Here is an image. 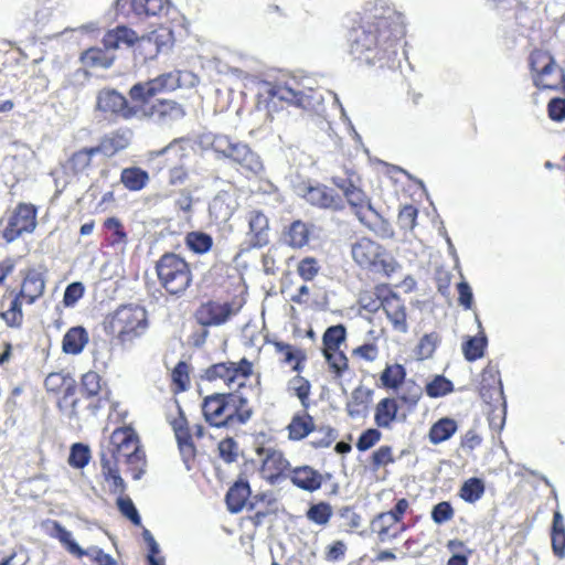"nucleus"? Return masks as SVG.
I'll use <instances>...</instances> for the list:
<instances>
[{"instance_id":"nucleus-1","label":"nucleus","mask_w":565,"mask_h":565,"mask_svg":"<svg viewBox=\"0 0 565 565\" xmlns=\"http://www.w3.org/2000/svg\"><path fill=\"white\" fill-rule=\"evenodd\" d=\"M406 32L405 15L388 0L369 1L363 7L361 25L350 35V53L374 64L395 53L394 43Z\"/></svg>"},{"instance_id":"nucleus-2","label":"nucleus","mask_w":565,"mask_h":565,"mask_svg":"<svg viewBox=\"0 0 565 565\" xmlns=\"http://www.w3.org/2000/svg\"><path fill=\"white\" fill-rule=\"evenodd\" d=\"M105 329L122 348L130 349L149 329L147 310L134 303L120 306L106 318Z\"/></svg>"},{"instance_id":"nucleus-3","label":"nucleus","mask_w":565,"mask_h":565,"mask_svg":"<svg viewBox=\"0 0 565 565\" xmlns=\"http://www.w3.org/2000/svg\"><path fill=\"white\" fill-rule=\"evenodd\" d=\"M107 451L113 462L117 465L124 462L132 473V478L138 480L145 472L146 457L140 449L139 439L130 427H122L113 431Z\"/></svg>"},{"instance_id":"nucleus-4","label":"nucleus","mask_w":565,"mask_h":565,"mask_svg":"<svg viewBox=\"0 0 565 565\" xmlns=\"http://www.w3.org/2000/svg\"><path fill=\"white\" fill-rule=\"evenodd\" d=\"M246 399L233 394H214L207 396L202 405L205 420L215 427L244 424L250 418V411L239 409Z\"/></svg>"},{"instance_id":"nucleus-5","label":"nucleus","mask_w":565,"mask_h":565,"mask_svg":"<svg viewBox=\"0 0 565 565\" xmlns=\"http://www.w3.org/2000/svg\"><path fill=\"white\" fill-rule=\"evenodd\" d=\"M354 263L363 268L390 275L396 269V262L386 249L369 237H360L351 244Z\"/></svg>"},{"instance_id":"nucleus-6","label":"nucleus","mask_w":565,"mask_h":565,"mask_svg":"<svg viewBox=\"0 0 565 565\" xmlns=\"http://www.w3.org/2000/svg\"><path fill=\"white\" fill-rule=\"evenodd\" d=\"M156 270L160 285L170 295H182L192 281L189 264L175 254L163 255L158 260Z\"/></svg>"},{"instance_id":"nucleus-7","label":"nucleus","mask_w":565,"mask_h":565,"mask_svg":"<svg viewBox=\"0 0 565 565\" xmlns=\"http://www.w3.org/2000/svg\"><path fill=\"white\" fill-rule=\"evenodd\" d=\"M212 148L215 152L238 164L245 172L257 175L264 170L259 156L245 142L234 140L225 135H217L212 140Z\"/></svg>"},{"instance_id":"nucleus-8","label":"nucleus","mask_w":565,"mask_h":565,"mask_svg":"<svg viewBox=\"0 0 565 565\" xmlns=\"http://www.w3.org/2000/svg\"><path fill=\"white\" fill-rule=\"evenodd\" d=\"M253 374V364L246 359L238 363L223 362L212 365L206 370V379L224 384L231 392L243 388Z\"/></svg>"},{"instance_id":"nucleus-9","label":"nucleus","mask_w":565,"mask_h":565,"mask_svg":"<svg viewBox=\"0 0 565 565\" xmlns=\"http://www.w3.org/2000/svg\"><path fill=\"white\" fill-rule=\"evenodd\" d=\"M274 98L284 100L305 110H313L322 100V95L311 88H305L297 79L290 78L270 89Z\"/></svg>"},{"instance_id":"nucleus-10","label":"nucleus","mask_w":565,"mask_h":565,"mask_svg":"<svg viewBox=\"0 0 565 565\" xmlns=\"http://www.w3.org/2000/svg\"><path fill=\"white\" fill-rule=\"evenodd\" d=\"M95 109L105 116L130 120L140 117L139 106L129 105L125 96L115 88L105 87L96 94Z\"/></svg>"},{"instance_id":"nucleus-11","label":"nucleus","mask_w":565,"mask_h":565,"mask_svg":"<svg viewBox=\"0 0 565 565\" xmlns=\"http://www.w3.org/2000/svg\"><path fill=\"white\" fill-rule=\"evenodd\" d=\"M531 67L534 73V84L539 88H556L563 79L561 70L555 64L553 57L546 52H533L531 55Z\"/></svg>"},{"instance_id":"nucleus-12","label":"nucleus","mask_w":565,"mask_h":565,"mask_svg":"<svg viewBox=\"0 0 565 565\" xmlns=\"http://www.w3.org/2000/svg\"><path fill=\"white\" fill-rule=\"evenodd\" d=\"M179 81L177 73L162 74L148 82L135 84L129 90V96L134 102L141 103L140 106H147L148 100L157 94L175 89Z\"/></svg>"},{"instance_id":"nucleus-13","label":"nucleus","mask_w":565,"mask_h":565,"mask_svg":"<svg viewBox=\"0 0 565 565\" xmlns=\"http://www.w3.org/2000/svg\"><path fill=\"white\" fill-rule=\"evenodd\" d=\"M179 81L177 73L162 74L148 82L135 84L129 90V96L134 102L141 103L140 106H147L148 100L157 94L175 89Z\"/></svg>"},{"instance_id":"nucleus-14","label":"nucleus","mask_w":565,"mask_h":565,"mask_svg":"<svg viewBox=\"0 0 565 565\" xmlns=\"http://www.w3.org/2000/svg\"><path fill=\"white\" fill-rule=\"evenodd\" d=\"M45 387L51 392H63V397L58 401L60 409L70 418L77 416V403L74 397L75 381L63 373H50L45 379Z\"/></svg>"},{"instance_id":"nucleus-15","label":"nucleus","mask_w":565,"mask_h":565,"mask_svg":"<svg viewBox=\"0 0 565 565\" xmlns=\"http://www.w3.org/2000/svg\"><path fill=\"white\" fill-rule=\"evenodd\" d=\"M177 416L169 415L168 420L179 447L180 455L188 470L191 469L190 462L194 459L196 450L192 443V433L190 431L188 419L181 409L180 405L175 402Z\"/></svg>"},{"instance_id":"nucleus-16","label":"nucleus","mask_w":565,"mask_h":565,"mask_svg":"<svg viewBox=\"0 0 565 565\" xmlns=\"http://www.w3.org/2000/svg\"><path fill=\"white\" fill-rule=\"evenodd\" d=\"M170 8V0H116L117 12L125 17H161L167 15Z\"/></svg>"},{"instance_id":"nucleus-17","label":"nucleus","mask_w":565,"mask_h":565,"mask_svg":"<svg viewBox=\"0 0 565 565\" xmlns=\"http://www.w3.org/2000/svg\"><path fill=\"white\" fill-rule=\"evenodd\" d=\"M239 307L231 302L207 301L196 310L198 322L203 327H218L237 315Z\"/></svg>"},{"instance_id":"nucleus-18","label":"nucleus","mask_w":565,"mask_h":565,"mask_svg":"<svg viewBox=\"0 0 565 565\" xmlns=\"http://www.w3.org/2000/svg\"><path fill=\"white\" fill-rule=\"evenodd\" d=\"M262 458L260 475L269 483H279L280 480L287 478L289 473V461L285 458L280 450L274 448H263L259 451Z\"/></svg>"},{"instance_id":"nucleus-19","label":"nucleus","mask_w":565,"mask_h":565,"mask_svg":"<svg viewBox=\"0 0 565 565\" xmlns=\"http://www.w3.org/2000/svg\"><path fill=\"white\" fill-rule=\"evenodd\" d=\"M35 210L28 204L18 206L13 215L10 216L3 230V238L11 243L23 233H31L35 228Z\"/></svg>"},{"instance_id":"nucleus-20","label":"nucleus","mask_w":565,"mask_h":565,"mask_svg":"<svg viewBox=\"0 0 565 565\" xmlns=\"http://www.w3.org/2000/svg\"><path fill=\"white\" fill-rule=\"evenodd\" d=\"M139 109L141 111L138 119L154 118L162 125L171 124L185 115L183 107L171 99H160L150 107L139 106Z\"/></svg>"},{"instance_id":"nucleus-21","label":"nucleus","mask_w":565,"mask_h":565,"mask_svg":"<svg viewBox=\"0 0 565 565\" xmlns=\"http://www.w3.org/2000/svg\"><path fill=\"white\" fill-rule=\"evenodd\" d=\"M333 183L342 190L348 203L354 209V213L361 223H365V215L362 212L363 207L372 211L376 216L379 214L373 210L372 204L367 195L351 181L334 178Z\"/></svg>"},{"instance_id":"nucleus-22","label":"nucleus","mask_w":565,"mask_h":565,"mask_svg":"<svg viewBox=\"0 0 565 565\" xmlns=\"http://www.w3.org/2000/svg\"><path fill=\"white\" fill-rule=\"evenodd\" d=\"M297 191L312 205L324 209H338L340 206V200L332 190L324 185H299Z\"/></svg>"},{"instance_id":"nucleus-23","label":"nucleus","mask_w":565,"mask_h":565,"mask_svg":"<svg viewBox=\"0 0 565 565\" xmlns=\"http://www.w3.org/2000/svg\"><path fill=\"white\" fill-rule=\"evenodd\" d=\"M45 289L43 274L38 269H28L21 282L20 297L28 305H33L42 297Z\"/></svg>"},{"instance_id":"nucleus-24","label":"nucleus","mask_w":565,"mask_h":565,"mask_svg":"<svg viewBox=\"0 0 565 565\" xmlns=\"http://www.w3.org/2000/svg\"><path fill=\"white\" fill-rule=\"evenodd\" d=\"M0 173L3 183L12 189L19 181L25 179L28 164L24 158L10 156L6 157L0 166Z\"/></svg>"},{"instance_id":"nucleus-25","label":"nucleus","mask_w":565,"mask_h":565,"mask_svg":"<svg viewBox=\"0 0 565 565\" xmlns=\"http://www.w3.org/2000/svg\"><path fill=\"white\" fill-rule=\"evenodd\" d=\"M382 307L394 330L406 333L408 331V324L406 321V308L402 299L392 295L382 301Z\"/></svg>"},{"instance_id":"nucleus-26","label":"nucleus","mask_w":565,"mask_h":565,"mask_svg":"<svg viewBox=\"0 0 565 565\" xmlns=\"http://www.w3.org/2000/svg\"><path fill=\"white\" fill-rule=\"evenodd\" d=\"M288 477L295 487L308 492L319 490L322 484L321 473L310 466L297 467L289 471Z\"/></svg>"},{"instance_id":"nucleus-27","label":"nucleus","mask_w":565,"mask_h":565,"mask_svg":"<svg viewBox=\"0 0 565 565\" xmlns=\"http://www.w3.org/2000/svg\"><path fill=\"white\" fill-rule=\"evenodd\" d=\"M405 417L398 414V404L395 398H383L375 406L374 422L381 428H391L394 422H403Z\"/></svg>"},{"instance_id":"nucleus-28","label":"nucleus","mask_w":565,"mask_h":565,"mask_svg":"<svg viewBox=\"0 0 565 565\" xmlns=\"http://www.w3.org/2000/svg\"><path fill=\"white\" fill-rule=\"evenodd\" d=\"M502 384L499 376V372L492 367L488 366L483 370L481 374L480 382V395L487 403H491L494 399H499L502 397Z\"/></svg>"},{"instance_id":"nucleus-29","label":"nucleus","mask_w":565,"mask_h":565,"mask_svg":"<svg viewBox=\"0 0 565 565\" xmlns=\"http://www.w3.org/2000/svg\"><path fill=\"white\" fill-rule=\"evenodd\" d=\"M250 243L262 247L269 242V223L260 211H252L248 216Z\"/></svg>"},{"instance_id":"nucleus-30","label":"nucleus","mask_w":565,"mask_h":565,"mask_svg":"<svg viewBox=\"0 0 565 565\" xmlns=\"http://www.w3.org/2000/svg\"><path fill=\"white\" fill-rule=\"evenodd\" d=\"M476 322L478 327L477 335L468 337L467 340L462 343L463 356L469 362H473L478 359H481L484 354V350L488 343L481 321L477 315Z\"/></svg>"},{"instance_id":"nucleus-31","label":"nucleus","mask_w":565,"mask_h":565,"mask_svg":"<svg viewBox=\"0 0 565 565\" xmlns=\"http://www.w3.org/2000/svg\"><path fill=\"white\" fill-rule=\"evenodd\" d=\"M237 209V202L228 192L218 193L210 204V214L216 222H226Z\"/></svg>"},{"instance_id":"nucleus-32","label":"nucleus","mask_w":565,"mask_h":565,"mask_svg":"<svg viewBox=\"0 0 565 565\" xmlns=\"http://www.w3.org/2000/svg\"><path fill=\"white\" fill-rule=\"evenodd\" d=\"M130 130H118L103 138L96 149H98V153L111 157L118 151L126 149L130 145Z\"/></svg>"},{"instance_id":"nucleus-33","label":"nucleus","mask_w":565,"mask_h":565,"mask_svg":"<svg viewBox=\"0 0 565 565\" xmlns=\"http://www.w3.org/2000/svg\"><path fill=\"white\" fill-rule=\"evenodd\" d=\"M275 351L279 355L280 362L289 365L292 371L299 373L302 370V362L306 360V353L294 345L284 342L274 343Z\"/></svg>"},{"instance_id":"nucleus-34","label":"nucleus","mask_w":565,"mask_h":565,"mask_svg":"<svg viewBox=\"0 0 565 565\" xmlns=\"http://www.w3.org/2000/svg\"><path fill=\"white\" fill-rule=\"evenodd\" d=\"M88 343V333L83 327L71 328L63 338L62 350L66 354H79Z\"/></svg>"},{"instance_id":"nucleus-35","label":"nucleus","mask_w":565,"mask_h":565,"mask_svg":"<svg viewBox=\"0 0 565 565\" xmlns=\"http://www.w3.org/2000/svg\"><path fill=\"white\" fill-rule=\"evenodd\" d=\"M312 417L306 412L297 413L292 416L287 429L289 438L292 440H301L313 431Z\"/></svg>"},{"instance_id":"nucleus-36","label":"nucleus","mask_w":565,"mask_h":565,"mask_svg":"<svg viewBox=\"0 0 565 565\" xmlns=\"http://www.w3.org/2000/svg\"><path fill=\"white\" fill-rule=\"evenodd\" d=\"M98 153L96 147L84 148L75 152L64 164L63 169L68 172L72 171L74 175L83 173L92 162V158Z\"/></svg>"},{"instance_id":"nucleus-37","label":"nucleus","mask_w":565,"mask_h":565,"mask_svg":"<svg viewBox=\"0 0 565 565\" xmlns=\"http://www.w3.org/2000/svg\"><path fill=\"white\" fill-rule=\"evenodd\" d=\"M457 431V423L448 417L436 422L429 429L428 438L433 445L441 444Z\"/></svg>"},{"instance_id":"nucleus-38","label":"nucleus","mask_w":565,"mask_h":565,"mask_svg":"<svg viewBox=\"0 0 565 565\" xmlns=\"http://www.w3.org/2000/svg\"><path fill=\"white\" fill-rule=\"evenodd\" d=\"M250 494L249 486L245 482H236L226 494V503L231 512H239L246 504Z\"/></svg>"},{"instance_id":"nucleus-39","label":"nucleus","mask_w":565,"mask_h":565,"mask_svg":"<svg viewBox=\"0 0 565 565\" xmlns=\"http://www.w3.org/2000/svg\"><path fill=\"white\" fill-rule=\"evenodd\" d=\"M54 532L52 536L58 540V542L67 550V552L76 557L84 556V548H82L78 543L73 539L72 532L66 530L58 522H53Z\"/></svg>"},{"instance_id":"nucleus-40","label":"nucleus","mask_w":565,"mask_h":565,"mask_svg":"<svg viewBox=\"0 0 565 565\" xmlns=\"http://www.w3.org/2000/svg\"><path fill=\"white\" fill-rule=\"evenodd\" d=\"M102 469L106 480L111 482V490L114 492H122L125 482L119 475L118 465L113 462L106 452L102 455Z\"/></svg>"},{"instance_id":"nucleus-41","label":"nucleus","mask_w":565,"mask_h":565,"mask_svg":"<svg viewBox=\"0 0 565 565\" xmlns=\"http://www.w3.org/2000/svg\"><path fill=\"white\" fill-rule=\"evenodd\" d=\"M122 184L130 191L143 189L149 180V175L140 168H126L120 178Z\"/></svg>"},{"instance_id":"nucleus-42","label":"nucleus","mask_w":565,"mask_h":565,"mask_svg":"<svg viewBox=\"0 0 565 565\" xmlns=\"http://www.w3.org/2000/svg\"><path fill=\"white\" fill-rule=\"evenodd\" d=\"M285 242L292 248H301L309 242V230L301 221L294 222L285 235Z\"/></svg>"},{"instance_id":"nucleus-43","label":"nucleus","mask_w":565,"mask_h":565,"mask_svg":"<svg viewBox=\"0 0 565 565\" xmlns=\"http://www.w3.org/2000/svg\"><path fill=\"white\" fill-rule=\"evenodd\" d=\"M82 58L87 66L108 68L114 63L115 55L107 50L94 47L87 50Z\"/></svg>"},{"instance_id":"nucleus-44","label":"nucleus","mask_w":565,"mask_h":565,"mask_svg":"<svg viewBox=\"0 0 565 565\" xmlns=\"http://www.w3.org/2000/svg\"><path fill=\"white\" fill-rule=\"evenodd\" d=\"M347 335L345 328L342 324L329 327L322 337L323 351L339 350Z\"/></svg>"},{"instance_id":"nucleus-45","label":"nucleus","mask_w":565,"mask_h":565,"mask_svg":"<svg viewBox=\"0 0 565 565\" xmlns=\"http://www.w3.org/2000/svg\"><path fill=\"white\" fill-rule=\"evenodd\" d=\"M484 493V483L479 478H470L463 482L460 489V498L466 502L473 503Z\"/></svg>"},{"instance_id":"nucleus-46","label":"nucleus","mask_w":565,"mask_h":565,"mask_svg":"<svg viewBox=\"0 0 565 565\" xmlns=\"http://www.w3.org/2000/svg\"><path fill=\"white\" fill-rule=\"evenodd\" d=\"M310 383L300 375H296L288 382L289 392L294 393L300 401L301 406L306 409L309 406Z\"/></svg>"},{"instance_id":"nucleus-47","label":"nucleus","mask_w":565,"mask_h":565,"mask_svg":"<svg viewBox=\"0 0 565 565\" xmlns=\"http://www.w3.org/2000/svg\"><path fill=\"white\" fill-rule=\"evenodd\" d=\"M454 391V384L444 375H436L426 384V393L429 397L438 398Z\"/></svg>"},{"instance_id":"nucleus-48","label":"nucleus","mask_w":565,"mask_h":565,"mask_svg":"<svg viewBox=\"0 0 565 565\" xmlns=\"http://www.w3.org/2000/svg\"><path fill=\"white\" fill-rule=\"evenodd\" d=\"M406 372L403 365H387L381 375V381L384 386L396 388L399 384H402Z\"/></svg>"},{"instance_id":"nucleus-49","label":"nucleus","mask_w":565,"mask_h":565,"mask_svg":"<svg viewBox=\"0 0 565 565\" xmlns=\"http://www.w3.org/2000/svg\"><path fill=\"white\" fill-rule=\"evenodd\" d=\"M423 395L422 387L413 381L405 382L398 393V398L408 407H415Z\"/></svg>"},{"instance_id":"nucleus-50","label":"nucleus","mask_w":565,"mask_h":565,"mask_svg":"<svg viewBox=\"0 0 565 565\" xmlns=\"http://www.w3.org/2000/svg\"><path fill=\"white\" fill-rule=\"evenodd\" d=\"M307 518L318 525H326L332 516V509L326 502L312 504L307 511Z\"/></svg>"},{"instance_id":"nucleus-51","label":"nucleus","mask_w":565,"mask_h":565,"mask_svg":"<svg viewBox=\"0 0 565 565\" xmlns=\"http://www.w3.org/2000/svg\"><path fill=\"white\" fill-rule=\"evenodd\" d=\"M320 269V263L315 257H305L297 265L298 275L306 281L313 280L319 275Z\"/></svg>"},{"instance_id":"nucleus-52","label":"nucleus","mask_w":565,"mask_h":565,"mask_svg":"<svg viewBox=\"0 0 565 565\" xmlns=\"http://www.w3.org/2000/svg\"><path fill=\"white\" fill-rule=\"evenodd\" d=\"M186 245L191 250L202 254L212 247V238L205 233L192 232L186 236Z\"/></svg>"},{"instance_id":"nucleus-53","label":"nucleus","mask_w":565,"mask_h":565,"mask_svg":"<svg viewBox=\"0 0 565 565\" xmlns=\"http://www.w3.org/2000/svg\"><path fill=\"white\" fill-rule=\"evenodd\" d=\"M323 355L329 367L338 375L341 376L348 369V358L340 350L323 351Z\"/></svg>"},{"instance_id":"nucleus-54","label":"nucleus","mask_w":565,"mask_h":565,"mask_svg":"<svg viewBox=\"0 0 565 565\" xmlns=\"http://www.w3.org/2000/svg\"><path fill=\"white\" fill-rule=\"evenodd\" d=\"M90 458L89 448L83 444H74L71 448L68 463L74 468H84Z\"/></svg>"},{"instance_id":"nucleus-55","label":"nucleus","mask_w":565,"mask_h":565,"mask_svg":"<svg viewBox=\"0 0 565 565\" xmlns=\"http://www.w3.org/2000/svg\"><path fill=\"white\" fill-rule=\"evenodd\" d=\"M439 342V335L435 332L425 334L418 343L417 354L419 359H428L433 355L437 343Z\"/></svg>"},{"instance_id":"nucleus-56","label":"nucleus","mask_w":565,"mask_h":565,"mask_svg":"<svg viewBox=\"0 0 565 565\" xmlns=\"http://www.w3.org/2000/svg\"><path fill=\"white\" fill-rule=\"evenodd\" d=\"M117 507L120 513L129 519L135 525H140V515L130 498L119 497L117 499Z\"/></svg>"},{"instance_id":"nucleus-57","label":"nucleus","mask_w":565,"mask_h":565,"mask_svg":"<svg viewBox=\"0 0 565 565\" xmlns=\"http://www.w3.org/2000/svg\"><path fill=\"white\" fill-rule=\"evenodd\" d=\"M313 433L310 444L319 448L329 447L337 437L334 430L330 427H321L317 430L313 429Z\"/></svg>"},{"instance_id":"nucleus-58","label":"nucleus","mask_w":565,"mask_h":565,"mask_svg":"<svg viewBox=\"0 0 565 565\" xmlns=\"http://www.w3.org/2000/svg\"><path fill=\"white\" fill-rule=\"evenodd\" d=\"M454 518V509L447 501L439 502L431 510V519L436 524H444Z\"/></svg>"},{"instance_id":"nucleus-59","label":"nucleus","mask_w":565,"mask_h":565,"mask_svg":"<svg viewBox=\"0 0 565 565\" xmlns=\"http://www.w3.org/2000/svg\"><path fill=\"white\" fill-rule=\"evenodd\" d=\"M218 454L220 457L227 463L235 461L238 447L237 444L232 438H225L218 443Z\"/></svg>"},{"instance_id":"nucleus-60","label":"nucleus","mask_w":565,"mask_h":565,"mask_svg":"<svg viewBox=\"0 0 565 565\" xmlns=\"http://www.w3.org/2000/svg\"><path fill=\"white\" fill-rule=\"evenodd\" d=\"M84 285L82 282L70 284L64 292L63 303L65 307H73L84 296Z\"/></svg>"},{"instance_id":"nucleus-61","label":"nucleus","mask_w":565,"mask_h":565,"mask_svg":"<svg viewBox=\"0 0 565 565\" xmlns=\"http://www.w3.org/2000/svg\"><path fill=\"white\" fill-rule=\"evenodd\" d=\"M418 211L413 205H405L398 213V225L404 230H413L416 225Z\"/></svg>"},{"instance_id":"nucleus-62","label":"nucleus","mask_w":565,"mask_h":565,"mask_svg":"<svg viewBox=\"0 0 565 565\" xmlns=\"http://www.w3.org/2000/svg\"><path fill=\"white\" fill-rule=\"evenodd\" d=\"M172 33L170 30L160 28L151 32L147 40L157 46V51L161 52L163 47H168L171 42Z\"/></svg>"},{"instance_id":"nucleus-63","label":"nucleus","mask_w":565,"mask_h":565,"mask_svg":"<svg viewBox=\"0 0 565 565\" xmlns=\"http://www.w3.org/2000/svg\"><path fill=\"white\" fill-rule=\"evenodd\" d=\"M381 436L382 434L376 428H369L360 436L356 448L360 451H366L381 439Z\"/></svg>"},{"instance_id":"nucleus-64","label":"nucleus","mask_w":565,"mask_h":565,"mask_svg":"<svg viewBox=\"0 0 565 565\" xmlns=\"http://www.w3.org/2000/svg\"><path fill=\"white\" fill-rule=\"evenodd\" d=\"M84 556H89L97 565H118L117 561L97 546H90L84 551Z\"/></svg>"}]
</instances>
